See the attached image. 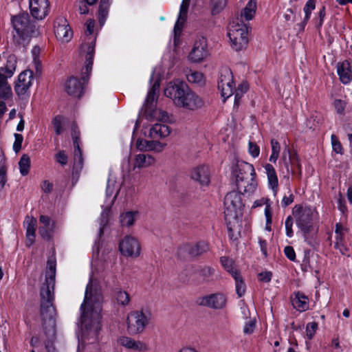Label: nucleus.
I'll use <instances>...</instances> for the list:
<instances>
[{"label":"nucleus","mask_w":352,"mask_h":352,"mask_svg":"<svg viewBox=\"0 0 352 352\" xmlns=\"http://www.w3.org/2000/svg\"><path fill=\"white\" fill-rule=\"evenodd\" d=\"M103 296L96 282L91 280L87 285L84 301L80 307V340L93 343L98 340L100 330V319Z\"/></svg>","instance_id":"1"},{"label":"nucleus","mask_w":352,"mask_h":352,"mask_svg":"<svg viewBox=\"0 0 352 352\" xmlns=\"http://www.w3.org/2000/svg\"><path fill=\"white\" fill-rule=\"evenodd\" d=\"M56 263L49 259L47 263L45 281L41 289V316L45 331L51 338L55 333V309L52 304L55 283Z\"/></svg>","instance_id":"2"},{"label":"nucleus","mask_w":352,"mask_h":352,"mask_svg":"<svg viewBox=\"0 0 352 352\" xmlns=\"http://www.w3.org/2000/svg\"><path fill=\"white\" fill-rule=\"evenodd\" d=\"M95 41L91 37L87 38V43L81 46L82 51L86 52L85 67L82 70L81 82L76 77L69 78L65 85V89L69 95L80 97L83 91V85L89 80V74L92 69L93 58L94 54Z\"/></svg>","instance_id":"3"},{"label":"nucleus","mask_w":352,"mask_h":352,"mask_svg":"<svg viewBox=\"0 0 352 352\" xmlns=\"http://www.w3.org/2000/svg\"><path fill=\"white\" fill-rule=\"evenodd\" d=\"M12 23L14 30L13 41L19 46L25 47L29 43L30 38L37 34V30L31 22L28 13L13 16Z\"/></svg>","instance_id":"4"},{"label":"nucleus","mask_w":352,"mask_h":352,"mask_svg":"<svg viewBox=\"0 0 352 352\" xmlns=\"http://www.w3.org/2000/svg\"><path fill=\"white\" fill-rule=\"evenodd\" d=\"M234 172L239 192L241 194L252 193L257 186L254 166L249 163L241 162L238 163Z\"/></svg>","instance_id":"5"},{"label":"nucleus","mask_w":352,"mask_h":352,"mask_svg":"<svg viewBox=\"0 0 352 352\" xmlns=\"http://www.w3.org/2000/svg\"><path fill=\"white\" fill-rule=\"evenodd\" d=\"M248 33L247 25L243 23H240L239 19L230 24L228 36L234 50L240 51L247 47Z\"/></svg>","instance_id":"6"},{"label":"nucleus","mask_w":352,"mask_h":352,"mask_svg":"<svg viewBox=\"0 0 352 352\" xmlns=\"http://www.w3.org/2000/svg\"><path fill=\"white\" fill-rule=\"evenodd\" d=\"M151 320L150 314L140 311H131L126 318V329L130 335H136L143 332Z\"/></svg>","instance_id":"7"},{"label":"nucleus","mask_w":352,"mask_h":352,"mask_svg":"<svg viewBox=\"0 0 352 352\" xmlns=\"http://www.w3.org/2000/svg\"><path fill=\"white\" fill-rule=\"evenodd\" d=\"M294 215L296 217L297 226L302 232L305 239L307 241L309 235L314 230L313 227V211L310 208H302L296 206L294 208Z\"/></svg>","instance_id":"8"},{"label":"nucleus","mask_w":352,"mask_h":352,"mask_svg":"<svg viewBox=\"0 0 352 352\" xmlns=\"http://www.w3.org/2000/svg\"><path fill=\"white\" fill-rule=\"evenodd\" d=\"M243 205L240 192L231 191L224 199V214L226 219H236L241 213Z\"/></svg>","instance_id":"9"},{"label":"nucleus","mask_w":352,"mask_h":352,"mask_svg":"<svg viewBox=\"0 0 352 352\" xmlns=\"http://www.w3.org/2000/svg\"><path fill=\"white\" fill-rule=\"evenodd\" d=\"M218 89L223 98H228L234 94V83L231 69L227 67H223L219 72L218 78Z\"/></svg>","instance_id":"10"},{"label":"nucleus","mask_w":352,"mask_h":352,"mask_svg":"<svg viewBox=\"0 0 352 352\" xmlns=\"http://www.w3.org/2000/svg\"><path fill=\"white\" fill-rule=\"evenodd\" d=\"M119 190V186L116 185V182L114 180H108L106 195L107 197H112V199H111L109 204L107 205L104 210L102 212L100 228V236H101L103 234L104 228L108 223L110 209L115 199H116Z\"/></svg>","instance_id":"11"},{"label":"nucleus","mask_w":352,"mask_h":352,"mask_svg":"<svg viewBox=\"0 0 352 352\" xmlns=\"http://www.w3.org/2000/svg\"><path fill=\"white\" fill-rule=\"evenodd\" d=\"M190 88L184 82H170L164 90L166 97L171 98L174 104L178 107L177 100H184L186 94H188Z\"/></svg>","instance_id":"12"},{"label":"nucleus","mask_w":352,"mask_h":352,"mask_svg":"<svg viewBox=\"0 0 352 352\" xmlns=\"http://www.w3.org/2000/svg\"><path fill=\"white\" fill-rule=\"evenodd\" d=\"M119 250L124 256L138 257L140 254L141 247L136 238L131 236H126L120 242Z\"/></svg>","instance_id":"13"},{"label":"nucleus","mask_w":352,"mask_h":352,"mask_svg":"<svg viewBox=\"0 0 352 352\" xmlns=\"http://www.w3.org/2000/svg\"><path fill=\"white\" fill-rule=\"evenodd\" d=\"M208 249V243L204 241H200L197 243L183 245L179 248L178 254L182 257H186V254L190 257H196L206 252Z\"/></svg>","instance_id":"14"},{"label":"nucleus","mask_w":352,"mask_h":352,"mask_svg":"<svg viewBox=\"0 0 352 352\" xmlns=\"http://www.w3.org/2000/svg\"><path fill=\"white\" fill-rule=\"evenodd\" d=\"M196 302L200 306L208 307L211 309H220L225 307L226 298L222 294L217 293L199 297Z\"/></svg>","instance_id":"15"},{"label":"nucleus","mask_w":352,"mask_h":352,"mask_svg":"<svg viewBox=\"0 0 352 352\" xmlns=\"http://www.w3.org/2000/svg\"><path fill=\"white\" fill-rule=\"evenodd\" d=\"M208 55L207 42L204 37L195 41L193 48L188 55V58L193 63L202 61Z\"/></svg>","instance_id":"16"},{"label":"nucleus","mask_w":352,"mask_h":352,"mask_svg":"<svg viewBox=\"0 0 352 352\" xmlns=\"http://www.w3.org/2000/svg\"><path fill=\"white\" fill-rule=\"evenodd\" d=\"M33 73L31 70H25L18 76L14 91L19 96H24L32 85Z\"/></svg>","instance_id":"17"},{"label":"nucleus","mask_w":352,"mask_h":352,"mask_svg":"<svg viewBox=\"0 0 352 352\" xmlns=\"http://www.w3.org/2000/svg\"><path fill=\"white\" fill-rule=\"evenodd\" d=\"M171 130L168 125L158 122L146 127L144 133L146 138L157 140L168 136Z\"/></svg>","instance_id":"18"},{"label":"nucleus","mask_w":352,"mask_h":352,"mask_svg":"<svg viewBox=\"0 0 352 352\" xmlns=\"http://www.w3.org/2000/svg\"><path fill=\"white\" fill-rule=\"evenodd\" d=\"M280 162L283 163L287 173L290 171L293 174L294 171L292 170V166H296L299 170L298 176L301 175V165L299 162L298 157L295 152H292L289 146H286L282 153Z\"/></svg>","instance_id":"19"},{"label":"nucleus","mask_w":352,"mask_h":352,"mask_svg":"<svg viewBox=\"0 0 352 352\" xmlns=\"http://www.w3.org/2000/svg\"><path fill=\"white\" fill-rule=\"evenodd\" d=\"M54 34L58 40L68 42L72 37V31L65 19H59L54 23Z\"/></svg>","instance_id":"20"},{"label":"nucleus","mask_w":352,"mask_h":352,"mask_svg":"<svg viewBox=\"0 0 352 352\" xmlns=\"http://www.w3.org/2000/svg\"><path fill=\"white\" fill-rule=\"evenodd\" d=\"M50 3L48 0H30V9L32 16L41 20L48 14Z\"/></svg>","instance_id":"21"},{"label":"nucleus","mask_w":352,"mask_h":352,"mask_svg":"<svg viewBox=\"0 0 352 352\" xmlns=\"http://www.w3.org/2000/svg\"><path fill=\"white\" fill-rule=\"evenodd\" d=\"M210 175L208 166L201 165L192 169L191 178L201 186H208L210 182Z\"/></svg>","instance_id":"22"},{"label":"nucleus","mask_w":352,"mask_h":352,"mask_svg":"<svg viewBox=\"0 0 352 352\" xmlns=\"http://www.w3.org/2000/svg\"><path fill=\"white\" fill-rule=\"evenodd\" d=\"M159 87V83L155 82L148 93L144 104V113L146 117L152 118L155 115L156 100L157 98L156 91Z\"/></svg>","instance_id":"23"},{"label":"nucleus","mask_w":352,"mask_h":352,"mask_svg":"<svg viewBox=\"0 0 352 352\" xmlns=\"http://www.w3.org/2000/svg\"><path fill=\"white\" fill-rule=\"evenodd\" d=\"M178 107L186 108L190 110H195L201 108L204 105V101L195 92L189 90L188 94H186L185 101L177 100Z\"/></svg>","instance_id":"24"},{"label":"nucleus","mask_w":352,"mask_h":352,"mask_svg":"<svg viewBox=\"0 0 352 352\" xmlns=\"http://www.w3.org/2000/svg\"><path fill=\"white\" fill-rule=\"evenodd\" d=\"M347 230L340 223L336 224L334 248L340 251L342 254H346L348 248L344 244L345 233Z\"/></svg>","instance_id":"25"},{"label":"nucleus","mask_w":352,"mask_h":352,"mask_svg":"<svg viewBox=\"0 0 352 352\" xmlns=\"http://www.w3.org/2000/svg\"><path fill=\"white\" fill-rule=\"evenodd\" d=\"M118 342L122 346L138 351H146L148 350V346L140 340H135L131 338L122 336L118 340Z\"/></svg>","instance_id":"26"},{"label":"nucleus","mask_w":352,"mask_h":352,"mask_svg":"<svg viewBox=\"0 0 352 352\" xmlns=\"http://www.w3.org/2000/svg\"><path fill=\"white\" fill-rule=\"evenodd\" d=\"M155 163V159L153 156L147 153H140L135 155L133 169L146 168Z\"/></svg>","instance_id":"27"},{"label":"nucleus","mask_w":352,"mask_h":352,"mask_svg":"<svg viewBox=\"0 0 352 352\" xmlns=\"http://www.w3.org/2000/svg\"><path fill=\"white\" fill-rule=\"evenodd\" d=\"M337 72L342 83L347 84L351 80L352 75L350 63L347 60L338 63Z\"/></svg>","instance_id":"28"},{"label":"nucleus","mask_w":352,"mask_h":352,"mask_svg":"<svg viewBox=\"0 0 352 352\" xmlns=\"http://www.w3.org/2000/svg\"><path fill=\"white\" fill-rule=\"evenodd\" d=\"M257 0H249L245 7L242 10L239 21L243 23V20H252L256 13Z\"/></svg>","instance_id":"29"},{"label":"nucleus","mask_w":352,"mask_h":352,"mask_svg":"<svg viewBox=\"0 0 352 352\" xmlns=\"http://www.w3.org/2000/svg\"><path fill=\"white\" fill-rule=\"evenodd\" d=\"M10 77L0 70V98L6 100L12 96L11 87L8 82V78Z\"/></svg>","instance_id":"30"},{"label":"nucleus","mask_w":352,"mask_h":352,"mask_svg":"<svg viewBox=\"0 0 352 352\" xmlns=\"http://www.w3.org/2000/svg\"><path fill=\"white\" fill-rule=\"evenodd\" d=\"M266 174L270 186L272 188L274 195L278 192V177L274 168L270 164H267L265 166Z\"/></svg>","instance_id":"31"},{"label":"nucleus","mask_w":352,"mask_h":352,"mask_svg":"<svg viewBox=\"0 0 352 352\" xmlns=\"http://www.w3.org/2000/svg\"><path fill=\"white\" fill-rule=\"evenodd\" d=\"M113 297L118 305L122 307H126L131 301L130 295L120 288H116L113 291Z\"/></svg>","instance_id":"32"},{"label":"nucleus","mask_w":352,"mask_h":352,"mask_svg":"<svg viewBox=\"0 0 352 352\" xmlns=\"http://www.w3.org/2000/svg\"><path fill=\"white\" fill-rule=\"evenodd\" d=\"M292 302L294 307L300 311H305L308 309L307 298L302 293H296Z\"/></svg>","instance_id":"33"},{"label":"nucleus","mask_w":352,"mask_h":352,"mask_svg":"<svg viewBox=\"0 0 352 352\" xmlns=\"http://www.w3.org/2000/svg\"><path fill=\"white\" fill-rule=\"evenodd\" d=\"M233 278L235 280L236 292L239 298L242 297L246 291V286L240 272H234Z\"/></svg>","instance_id":"34"},{"label":"nucleus","mask_w":352,"mask_h":352,"mask_svg":"<svg viewBox=\"0 0 352 352\" xmlns=\"http://www.w3.org/2000/svg\"><path fill=\"white\" fill-rule=\"evenodd\" d=\"M16 58L14 55H10L7 58L6 65L5 67L0 68L3 70V73L7 74V76H12L16 69Z\"/></svg>","instance_id":"35"},{"label":"nucleus","mask_w":352,"mask_h":352,"mask_svg":"<svg viewBox=\"0 0 352 352\" xmlns=\"http://www.w3.org/2000/svg\"><path fill=\"white\" fill-rule=\"evenodd\" d=\"M137 214V212L133 211L122 213L120 216V222L122 226L129 227L132 226L134 223Z\"/></svg>","instance_id":"36"},{"label":"nucleus","mask_w":352,"mask_h":352,"mask_svg":"<svg viewBox=\"0 0 352 352\" xmlns=\"http://www.w3.org/2000/svg\"><path fill=\"white\" fill-rule=\"evenodd\" d=\"M190 0H183L182 3L180 6V11H179V19L175 25V32L177 33V31L178 30H180L179 28V21H185L187 15V12L188 10L189 4H190Z\"/></svg>","instance_id":"37"},{"label":"nucleus","mask_w":352,"mask_h":352,"mask_svg":"<svg viewBox=\"0 0 352 352\" xmlns=\"http://www.w3.org/2000/svg\"><path fill=\"white\" fill-rule=\"evenodd\" d=\"M248 90V85L245 82H243L239 85L236 89L234 88V107H238L239 106L241 98H242L243 94H245Z\"/></svg>","instance_id":"38"},{"label":"nucleus","mask_w":352,"mask_h":352,"mask_svg":"<svg viewBox=\"0 0 352 352\" xmlns=\"http://www.w3.org/2000/svg\"><path fill=\"white\" fill-rule=\"evenodd\" d=\"M82 166L83 158L80 146H78V148H74V163L73 166L74 172L78 173L82 170Z\"/></svg>","instance_id":"39"},{"label":"nucleus","mask_w":352,"mask_h":352,"mask_svg":"<svg viewBox=\"0 0 352 352\" xmlns=\"http://www.w3.org/2000/svg\"><path fill=\"white\" fill-rule=\"evenodd\" d=\"M19 166L21 174L23 176L28 175L30 167V157L26 154H23L19 160Z\"/></svg>","instance_id":"40"},{"label":"nucleus","mask_w":352,"mask_h":352,"mask_svg":"<svg viewBox=\"0 0 352 352\" xmlns=\"http://www.w3.org/2000/svg\"><path fill=\"white\" fill-rule=\"evenodd\" d=\"M25 223L26 227V235L30 236H35V232L36 228V219L34 217H27Z\"/></svg>","instance_id":"41"},{"label":"nucleus","mask_w":352,"mask_h":352,"mask_svg":"<svg viewBox=\"0 0 352 352\" xmlns=\"http://www.w3.org/2000/svg\"><path fill=\"white\" fill-rule=\"evenodd\" d=\"M226 6V0H211V13L216 15L220 13Z\"/></svg>","instance_id":"42"},{"label":"nucleus","mask_w":352,"mask_h":352,"mask_svg":"<svg viewBox=\"0 0 352 352\" xmlns=\"http://www.w3.org/2000/svg\"><path fill=\"white\" fill-rule=\"evenodd\" d=\"M221 263L232 277L234 272H239V271L234 267V262L231 258L226 256H222L221 258Z\"/></svg>","instance_id":"43"},{"label":"nucleus","mask_w":352,"mask_h":352,"mask_svg":"<svg viewBox=\"0 0 352 352\" xmlns=\"http://www.w3.org/2000/svg\"><path fill=\"white\" fill-rule=\"evenodd\" d=\"M187 79L190 82L201 85L204 82V75L199 72H191L187 75Z\"/></svg>","instance_id":"44"},{"label":"nucleus","mask_w":352,"mask_h":352,"mask_svg":"<svg viewBox=\"0 0 352 352\" xmlns=\"http://www.w3.org/2000/svg\"><path fill=\"white\" fill-rule=\"evenodd\" d=\"M296 7L295 6L287 9L285 13L283 14V18L288 24H292L296 21L295 12Z\"/></svg>","instance_id":"45"},{"label":"nucleus","mask_w":352,"mask_h":352,"mask_svg":"<svg viewBox=\"0 0 352 352\" xmlns=\"http://www.w3.org/2000/svg\"><path fill=\"white\" fill-rule=\"evenodd\" d=\"M315 9V1L314 0H309L304 8V12L305 13L304 21H303V27L307 23L308 20L310 18V15L311 13V11Z\"/></svg>","instance_id":"46"},{"label":"nucleus","mask_w":352,"mask_h":352,"mask_svg":"<svg viewBox=\"0 0 352 352\" xmlns=\"http://www.w3.org/2000/svg\"><path fill=\"white\" fill-rule=\"evenodd\" d=\"M63 118L60 116H56L52 120V124L54 126L55 133L56 135H60L63 131Z\"/></svg>","instance_id":"47"},{"label":"nucleus","mask_w":352,"mask_h":352,"mask_svg":"<svg viewBox=\"0 0 352 352\" xmlns=\"http://www.w3.org/2000/svg\"><path fill=\"white\" fill-rule=\"evenodd\" d=\"M265 215L266 217V226L265 229L268 231H271V224H272V212L271 207L269 203V200H265Z\"/></svg>","instance_id":"48"},{"label":"nucleus","mask_w":352,"mask_h":352,"mask_svg":"<svg viewBox=\"0 0 352 352\" xmlns=\"http://www.w3.org/2000/svg\"><path fill=\"white\" fill-rule=\"evenodd\" d=\"M151 142L152 140L138 139L135 146L136 148L140 151H151Z\"/></svg>","instance_id":"49"},{"label":"nucleus","mask_w":352,"mask_h":352,"mask_svg":"<svg viewBox=\"0 0 352 352\" xmlns=\"http://www.w3.org/2000/svg\"><path fill=\"white\" fill-rule=\"evenodd\" d=\"M331 140L333 151L336 153L342 155L343 153V148L337 136L331 135Z\"/></svg>","instance_id":"50"},{"label":"nucleus","mask_w":352,"mask_h":352,"mask_svg":"<svg viewBox=\"0 0 352 352\" xmlns=\"http://www.w3.org/2000/svg\"><path fill=\"white\" fill-rule=\"evenodd\" d=\"M72 137L73 139L74 147L78 148V146H80L78 142L80 137V131L75 122H73L72 124Z\"/></svg>","instance_id":"51"},{"label":"nucleus","mask_w":352,"mask_h":352,"mask_svg":"<svg viewBox=\"0 0 352 352\" xmlns=\"http://www.w3.org/2000/svg\"><path fill=\"white\" fill-rule=\"evenodd\" d=\"M42 324H43V330H44V332H45V334L46 335L47 339H48V341L45 343V349L47 350V352H56V349L54 348L53 344H52V341L55 339V336H56V332L54 333V337H50V336H48L45 331V329L44 328V325H43V320H42Z\"/></svg>","instance_id":"52"},{"label":"nucleus","mask_w":352,"mask_h":352,"mask_svg":"<svg viewBox=\"0 0 352 352\" xmlns=\"http://www.w3.org/2000/svg\"><path fill=\"white\" fill-rule=\"evenodd\" d=\"M317 328L318 324L315 322H309L307 324L306 335L309 340H311L314 337Z\"/></svg>","instance_id":"53"},{"label":"nucleus","mask_w":352,"mask_h":352,"mask_svg":"<svg viewBox=\"0 0 352 352\" xmlns=\"http://www.w3.org/2000/svg\"><path fill=\"white\" fill-rule=\"evenodd\" d=\"M23 140L22 135L19 133L14 134V142L13 144V149L16 153H18L21 148V144Z\"/></svg>","instance_id":"54"},{"label":"nucleus","mask_w":352,"mask_h":352,"mask_svg":"<svg viewBox=\"0 0 352 352\" xmlns=\"http://www.w3.org/2000/svg\"><path fill=\"white\" fill-rule=\"evenodd\" d=\"M166 146V144L162 143L157 140H152L151 142V151H154L157 153L162 152L165 146Z\"/></svg>","instance_id":"55"},{"label":"nucleus","mask_w":352,"mask_h":352,"mask_svg":"<svg viewBox=\"0 0 352 352\" xmlns=\"http://www.w3.org/2000/svg\"><path fill=\"white\" fill-rule=\"evenodd\" d=\"M285 229H286V234L288 237H292L293 235L292 226H293V219L292 217L289 216L285 220Z\"/></svg>","instance_id":"56"},{"label":"nucleus","mask_w":352,"mask_h":352,"mask_svg":"<svg viewBox=\"0 0 352 352\" xmlns=\"http://www.w3.org/2000/svg\"><path fill=\"white\" fill-rule=\"evenodd\" d=\"M333 105L336 109L337 113L342 114L344 113V108L346 107V102L342 100H335Z\"/></svg>","instance_id":"57"},{"label":"nucleus","mask_w":352,"mask_h":352,"mask_svg":"<svg viewBox=\"0 0 352 352\" xmlns=\"http://www.w3.org/2000/svg\"><path fill=\"white\" fill-rule=\"evenodd\" d=\"M56 160L61 165H65L67 163V157L64 151H60L56 154Z\"/></svg>","instance_id":"58"},{"label":"nucleus","mask_w":352,"mask_h":352,"mask_svg":"<svg viewBox=\"0 0 352 352\" xmlns=\"http://www.w3.org/2000/svg\"><path fill=\"white\" fill-rule=\"evenodd\" d=\"M249 152L251 155L254 157H256L258 156L260 153L259 147L254 142H249Z\"/></svg>","instance_id":"59"},{"label":"nucleus","mask_w":352,"mask_h":352,"mask_svg":"<svg viewBox=\"0 0 352 352\" xmlns=\"http://www.w3.org/2000/svg\"><path fill=\"white\" fill-rule=\"evenodd\" d=\"M255 328V322L253 320H250L246 322L244 328L243 333L245 334H251L253 333Z\"/></svg>","instance_id":"60"},{"label":"nucleus","mask_w":352,"mask_h":352,"mask_svg":"<svg viewBox=\"0 0 352 352\" xmlns=\"http://www.w3.org/2000/svg\"><path fill=\"white\" fill-rule=\"evenodd\" d=\"M39 221L41 223L43 224V227L54 228V223L51 221V219L49 217L45 215H41Z\"/></svg>","instance_id":"61"},{"label":"nucleus","mask_w":352,"mask_h":352,"mask_svg":"<svg viewBox=\"0 0 352 352\" xmlns=\"http://www.w3.org/2000/svg\"><path fill=\"white\" fill-rule=\"evenodd\" d=\"M285 256L290 260L294 261L296 258V253L292 246H286L284 249Z\"/></svg>","instance_id":"62"},{"label":"nucleus","mask_w":352,"mask_h":352,"mask_svg":"<svg viewBox=\"0 0 352 352\" xmlns=\"http://www.w3.org/2000/svg\"><path fill=\"white\" fill-rule=\"evenodd\" d=\"M54 228H47V227H40L39 229H38V232L40 234V235L42 236V238L43 239H50V232H52Z\"/></svg>","instance_id":"63"},{"label":"nucleus","mask_w":352,"mask_h":352,"mask_svg":"<svg viewBox=\"0 0 352 352\" xmlns=\"http://www.w3.org/2000/svg\"><path fill=\"white\" fill-rule=\"evenodd\" d=\"M214 273V270L210 267H205L200 270V274L204 277V278H209Z\"/></svg>","instance_id":"64"}]
</instances>
